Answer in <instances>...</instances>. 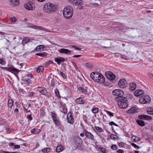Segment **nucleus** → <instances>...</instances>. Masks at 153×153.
Returning a JSON list of instances; mask_svg holds the SVG:
<instances>
[{"label":"nucleus","mask_w":153,"mask_h":153,"mask_svg":"<svg viewBox=\"0 0 153 153\" xmlns=\"http://www.w3.org/2000/svg\"><path fill=\"white\" fill-rule=\"evenodd\" d=\"M117 102L118 105L121 108H125L128 106L127 97L124 96H118L115 98Z\"/></svg>","instance_id":"f257e3e1"},{"label":"nucleus","mask_w":153,"mask_h":153,"mask_svg":"<svg viewBox=\"0 0 153 153\" xmlns=\"http://www.w3.org/2000/svg\"><path fill=\"white\" fill-rule=\"evenodd\" d=\"M56 7L54 4L49 2L45 4L43 7L44 11L48 14L54 13L56 10Z\"/></svg>","instance_id":"f03ea898"},{"label":"nucleus","mask_w":153,"mask_h":153,"mask_svg":"<svg viewBox=\"0 0 153 153\" xmlns=\"http://www.w3.org/2000/svg\"><path fill=\"white\" fill-rule=\"evenodd\" d=\"M73 10L72 8L69 6L65 7L63 11L64 17L67 19H70L73 15Z\"/></svg>","instance_id":"7ed1b4c3"},{"label":"nucleus","mask_w":153,"mask_h":153,"mask_svg":"<svg viewBox=\"0 0 153 153\" xmlns=\"http://www.w3.org/2000/svg\"><path fill=\"white\" fill-rule=\"evenodd\" d=\"M2 69L5 70L7 71H9L14 74L16 76H17V75L20 71L14 67L13 66H11L10 67H1Z\"/></svg>","instance_id":"20e7f679"},{"label":"nucleus","mask_w":153,"mask_h":153,"mask_svg":"<svg viewBox=\"0 0 153 153\" xmlns=\"http://www.w3.org/2000/svg\"><path fill=\"white\" fill-rule=\"evenodd\" d=\"M151 100L150 96H141L139 99V102L141 104H146Z\"/></svg>","instance_id":"39448f33"},{"label":"nucleus","mask_w":153,"mask_h":153,"mask_svg":"<svg viewBox=\"0 0 153 153\" xmlns=\"http://www.w3.org/2000/svg\"><path fill=\"white\" fill-rule=\"evenodd\" d=\"M83 132L87 139L91 140H94V135L91 132L87 131L85 128L83 130Z\"/></svg>","instance_id":"423d86ee"},{"label":"nucleus","mask_w":153,"mask_h":153,"mask_svg":"<svg viewBox=\"0 0 153 153\" xmlns=\"http://www.w3.org/2000/svg\"><path fill=\"white\" fill-rule=\"evenodd\" d=\"M68 2L76 6H81L83 4V2L81 0H68Z\"/></svg>","instance_id":"0eeeda50"},{"label":"nucleus","mask_w":153,"mask_h":153,"mask_svg":"<svg viewBox=\"0 0 153 153\" xmlns=\"http://www.w3.org/2000/svg\"><path fill=\"white\" fill-rule=\"evenodd\" d=\"M118 85L121 88H125L127 85L126 80L123 79H120L118 82Z\"/></svg>","instance_id":"6e6552de"},{"label":"nucleus","mask_w":153,"mask_h":153,"mask_svg":"<svg viewBox=\"0 0 153 153\" xmlns=\"http://www.w3.org/2000/svg\"><path fill=\"white\" fill-rule=\"evenodd\" d=\"M25 8L28 10H33L35 8L33 4L31 2H28L25 5Z\"/></svg>","instance_id":"1a4fd4ad"},{"label":"nucleus","mask_w":153,"mask_h":153,"mask_svg":"<svg viewBox=\"0 0 153 153\" xmlns=\"http://www.w3.org/2000/svg\"><path fill=\"white\" fill-rule=\"evenodd\" d=\"M72 114L71 112H69L67 115L68 122L71 124H73L74 122V119Z\"/></svg>","instance_id":"9d476101"},{"label":"nucleus","mask_w":153,"mask_h":153,"mask_svg":"<svg viewBox=\"0 0 153 153\" xmlns=\"http://www.w3.org/2000/svg\"><path fill=\"white\" fill-rule=\"evenodd\" d=\"M74 143L77 146H80L82 143V139L79 137H75L74 138Z\"/></svg>","instance_id":"9b49d317"},{"label":"nucleus","mask_w":153,"mask_h":153,"mask_svg":"<svg viewBox=\"0 0 153 153\" xmlns=\"http://www.w3.org/2000/svg\"><path fill=\"white\" fill-rule=\"evenodd\" d=\"M51 78V85L52 87H54L55 86V83L56 82V80L54 78V76L51 73L50 74L48 78V79L49 81Z\"/></svg>","instance_id":"f8f14e48"},{"label":"nucleus","mask_w":153,"mask_h":153,"mask_svg":"<svg viewBox=\"0 0 153 153\" xmlns=\"http://www.w3.org/2000/svg\"><path fill=\"white\" fill-rule=\"evenodd\" d=\"M114 96H123L124 92L120 89H115L112 92Z\"/></svg>","instance_id":"ddd939ff"},{"label":"nucleus","mask_w":153,"mask_h":153,"mask_svg":"<svg viewBox=\"0 0 153 153\" xmlns=\"http://www.w3.org/2000/svg\"><path fill=\"white\" fill-rule=\"evenodd\" d=\"M38 91L43 95L46 96L47 94V91L46 89L42 87H39L37 88Z\"/></svg>","instance_id":"4468645a"},{"label":"nucleus","mask_w":153,"mask_h":153,"mask_svg":"<svg viewBox=\"0 0 153 153\" xmlns=\"http://www.w3.org/2000/svg\"><path fill=\"white\" fill-rule=\"evenodd\" d=\"M105 75L107 78L110 80H114L116 77L115 75L111 72H106Z\"/></svg>","instance_id":"2eb2a0df"},{"label":"nucleus","mask_w":153,"mask_h":153,"mask_svg":"<svg viewBox=\"0 0 153 153\" xmlns=\"http://www.w3.org/2000/svg\"><path fill=\"white\" fill-rule=\"evenodd\" d=\"M100 75L99 78L97 79L96 82L100 83H103L105 82V78L104 76L101 74H99Z\"/></svg>","instance_id":"dca6fc26"},{"label":"nucleus","mask_w":153,"mask_h":153,"mask_svg":"<svg viewBox=\"0 0 153 153\" xmlns=\"http://www.w3.org/2000/svg\"><path fill=\"white\" fill-rule=\"evenodd\" d=\"M138 118L140 119L143 120H151L152 117L146 115H141L138 116Z\"/></svg>","instance_id":"f3484780"},{"label":"nucleus","mask_w":153,"mask_h":153,"mask_svg":"<svg viewBox=\"0 0 153 153\" xmlns=\"http://www.w3.org/2000/svg\"><path fill=\"white\" fill-rule=\"evenodd\" d=\"M61 108H62V110H61V112L65 114H66L67 113V109L65 104L61 103Z\"/></svg>","instance_id":"a211bd4d"},{"label":"nucleus","mask_w":153,"mask_h":153,"mask_svg":"<svg viewBox=\"0 0 153 153\" xmlns=\"http://www.w3.org/2000/svg\"><path fill=\"white\" fill-rule=\"evenodd\" d=\"M78 90L81 93L87 95H89V92H88L87 90H86L83 88L79 87L78 88Z\"/></svg>","instance_id":"6ab92c4d"},{"label":"nucleus","mask_w":153,"mask_h":153,"mask_svg":"<svg viewBox=\"0 0 153 153\" xmlns=\"http://www.w3.org/2000/svg\"><path fill=\"white\" fill-rule=\"evenodd\" d=\"M85 101L83 98L81 97L77 98L75 100V102L77 104H83L85 103Z\"/></svg>","instance_id":"aec40b11"},{"label":"nucleus","mask_w":153,"mask_h":153,"mask_svg":"<svg viewBox=\"0 0 153 153\" xmlns=\"http://www.w3.org/2000/svg\"><path fill=\"white\" fill-rule=\"evenodd\" d=\"M55 61L58 64H60L62 62L65 61V59L62 57L56 58L55 59Z\"/></svg>","instance_id":"412c9836"},{"label":"nucleus","mask_w":153,"mask_h":153,"mask_svg":"<svg viewBox=\"0 0 153 153\" xmlns=\"http://www.w3.org/2000/svg\"><path fill=\"white\" fill-rule=\"evenodd\" d=\"M59 52L61 53H64L70 54L71 53V51L68 50L65 48H62L60 50Z\"/></svg>","instance_id":"4be33fe9"},{"label":"nucleus","mask_w":153,"mask_h":153,"mask_svg":"<svg viewBox=\"0 0 153 153\" xmlns=\"http://www.w3.org/2000/svg\"><path fill=\"white\" fill-rule=\"evenodd\" d=\"M144 94V91L142 90H137L134 93V96H141Z\"/></svg>","instance_id":"5701e85b"},{"label":"nucleus","mask_w":153,"mask_h":153,"mask_svg":"<svg viewBox=\"0 0 153 153\" xmlns=\"http://www.w3.org/2000/svg\"><path fill=\"white\" fill-rule=\"evenodd\" d=\"M10 4L13 6L18 5L19 4V0H10Z\"/></svg>","instance_id":"b1692460"},{"label":"nucleus","mask_w":153,"mask_h":153,"mask_svg":"<svg viewBox=\"0 0 153 153\" xmlns=\"http://www.w3.org/2000/svg\"><path fill=\"white\" fill-rule=\"evenodd\" d=\"M137 112V109L135 107L131 108L127 111V113H135Z\"/></svg>","instance_id":"393cba45"},{"label":"nucleus","mask_w":153,"mask_h":153,"mask_svg":"<svg viewBox=\"0 0 153 153\" xmlns=\"http://www.w3.org/2000/svg\"><path fill=\"white\" fill-rule=\"evenodd\" d=\"M136 87V84L134 83H132L130 84L129 89L131 91H134L135 90Z\"/></svg>","instance_id":"a878e982"},{"label":"nucleus","mask_w":153,"mask_h":153,"mask_svg":"<svg viewBox=\"0 0 153 153\" xmlns=\"http://www.w3.org/2000/svg\"><path fill=\"white\" fill-rule=\"evenodd\" d=\"M30 39L28 37H25L23 38L22 41V44L24 45L25 44H26L30 41Z\"/></svg>","instance_id":"bb28decb"},{"label":"nucleus","mask_w":153,"mask_h":153,"mask_svg":"<svg viewBox=\"0 0 153 153\" xmlns=\"http://www.w3.org/2000/svg\"><path fill=\"white\" fill-rule=\"evenodd\" d=\"M32 80L30 79H25L24 80V83L26 84L27 86L29 85L30 84H31Z\"/></svg>","instance_id":"cd10ccee"},{"label":"nucleus","mask_w":153,"mask_h":153,"mask_svg":"<svg viewBox=\"0 0 153 153\" xmlns=\"http://www.w3.org/2000/svg\"><path fill=\"white\" fill-rule=\"evenodd\" d=\"M44 46L43 45H39L36 48V51H40L43 50L44 48Z\"/></svg>","instance_id":"c85d7f7f"},{"label":"nucleus","mask_w":153,"mask_h":153,"mask_svg":"<svg viewBox=\"0 0 153 153\" xmlns=\"http://www.w3.org/2000/svg\"><path fill=\"white\" fill-rule=\"evenodd\" d=\"M44 68L43 66H40L38 67L36 70V71L37 73H39L41 72H42L44 70Z\"/></svg>","instance_id":"c756f323"},{"label":"nucleus","mask_w":153,"mask_h":153,"mask_svg":"<svg viewBox=\"0 0 153 153\" xmlns=\"http://www.w3.org/2000/svg\"><path fill=\"white\" fill-rule=\"evenodd\" d=\"M51 117L53 119V121L54 120H57L59 118L56 114L55 113L51 112Z\"/></svg>","instance_id":"7c9ffc66"},{"label":"nucleus","mask_w":153,"mask_h":153,"mask_svg":"<svg viewBox=\"0 0 153 153\" xmlns=\"http://www.w3.org/2000/svg\"><path fill=\"white\" fill-rule=\"evenodd\" d=\"M36 55L41 57H45L47 56V53L45 52H43L37 53L36 54Z\"/></svg>","instance_id":"2f4dec72"},{"label":"nucleus","mask_w":153,"mask_h":153,"mask_svg":"<svg viewBox=\"0 0 153 153\" xmlns=\"http://www.w3.org/2000/svg\"><path fill=\"white\" fill-rule=\"evenodd\" d=\"M63 150L62 147L61 146H57L56 148V152H60Z\"/></svg>","instance_id":"473e14b6"},{"label":"nucleus","mask_w":153,"mask_h":153,"mask_svg":"<svg viewBox=\"0 0 153 153\" xmlns=\"http://www.w3.org/2000/svg\"><path fill=\"white\" fill-rule=\"evenodd\" d=\"M132 139L133 141L135 142L140 141L141 140L140 138L134 136L132 137Z\"/></svg>","instance_id":"72a5a7b5"},{"label":"nucleus","mask_w":153,"mask_h":153,"mask_svg":"<svg viewBox=\"0 0 153 153\" xmlns=\"http://www.w3.org/2000/svg\"><path fill=\"white\" fill-rule=\"evenodd\" d=\"M53 122L55 123V125L56 126H59L61 125V123L59 118L57 120H54Z\"/></svg>","instance_id":"f704fd0d"},{"label":"nucleus","mask_w":153,"mask_h":153,"mask_svg":"<svg viewBox=\"0 0 153 153\" xmlns=\"http://www.w3.org/2000/svg\"><path fill=\"white\" fill-rule=\"evenodd\" d=\"M137 122L138 124L141 126H145V123L142 120H138L137 121Z\"/></svg>","instance_id":"c9c22d12"},{"label":"nucleus","mask_w":153,"mask_h":153,"mask_svg":"<svg viewBox=\"0 0 153 153\" xmlns=\"http://www.w3.org/2000/svg\"><path fill=\"white\" fill-rule=\"evenodd\" d=\"M100 73H99V72H95V73L94 74V78H93V80L95 81V82H97V76H100V75L99 74H100Z\"/></svg>","instance_id":"e433bc0d"},{"label":"nucleus","mask_w":153,"mask_h":153,"mask_svg":"<svg viewBox=\"0 0 153 153\" xmlns=\"http://www.w3.org/2000/svg\"><path fill=\"white\" fill-rule=\"evenodd\" d=\"M13 101L12 100H8V105L9 107L11 108L13 105Z\"/></svg>","instance_id":"4c0bfd02"},{"label":"nucleus","mask_w":153,"mask_h":153,"mask_svg":"<svg viewBox=\"0 0 153 153\" xmlns=\"http://www.w3.org/2000/svg\"><path fill=\"white\" fill-rule=\"evenodd\" d=\"M31 133H32L33 134H37L39 132V130H38L37 129H36L35 128H33V129H32L31 130Z\"/></svg>","instance_id":"58836bf2"},{"label":"nucleus","mask_w":153,"mask_h":153,"mask_svg":"<svg viewBox=\"0 0 153 153\" xmlns=\"http://www.w3.org/2000/svg\"><path fill=\"white\" fill-rule=\"evenodd\" d=\"M99 108L97 107L93 108L91 110L92 111L94 114L97 113L98 112Z\"/></svg>","instance_id":"ea45409f"},{"label":"nucleus","mask_w":153,"mask_h":153,"mask_svg":"<svg viewBox=\"0 0 153 153\" xmlns=\"http://www.w3.org/2000/svg\"><path fill=\"white\" fill-rule=\"evenodd\" d=\"M147 113L149 114L153 115V108H151L149 109L147 111Z\"/></svg>","instance_id":"a19ab883"},{"label":"nucleus","mask_w":153,"mask_h":153,"mask_svg":"<svg viewBox=\"0 0 153 153\" xmlns=\"http://www.w3.org/2000/svg\"><path fill=\"white\" fill-rule=\"evenodd\" d=\"M117 137V136L114 134H111L110 136V138L114 140H116Z\"/></svg>","instance_id":"79ce46f5"},{"label":"nucleus","mask_w":153,"mask_h":153,"mask_svg":"<svg viewBox=\"0 0 153 153\" xmlns=\"http://www.w3.org/2000/svg\"><path fill=\"white\" fill-rule=\"evenodd\" d=\"M50 151V149L49 148H45L43 149L42 152H43L48 153Z\"/></svg>","instance_id":"37998d69"},{"label":"nucleus","mask_w":153,"mask_h":153,"mask_svg":"<svg viewBox=\"0 0 153 153\" xmlns=\"http://www.w3.org/2000/svg\"><path fill=\"white\" fill-rule=\"evenodd\" d=\"M85 65L87 68H91L92 67V65L91 63H86L85 64Z\"/></svg>","instance_id":"c03bdc74"},{"label":"nucleus","mask_w":153,"mask_h":153,"mask_svg":"<svg viewBox=\"0 0 153 153\" xmlns=\"http://www.w3.org/2000/svg\"><path fill=\"white\" fill-rule=\"evenodd\" d=\"M99 148L100 149L101 152L102 153H106L105 152L106 149L105 148H104L101 146H100Z\"/></svg>","instance_id":"a18cd8bd"},{"label":"nucleus","mask_w":153,"mask_h":153,"mask_svg":"<svg viewBox=\"0 0 153 153\" xmlns=\"http://www.w3.org/2000/svg\"><path fill=\"white\" fill-rule=\"evenodd\" d=\"M111 148L113 150H116L117 149V146L116 145H112L111 146Z\"/></svg>","instance_id":"49530a36"},{"label":"nucleus","mask_w":153,"mask_h":153,"mask_svg":"<svg viewBox=\"0 0 153 153\" xmlns=\"http://www.w3.org/2000/svg\"><path fill=\"white\" fill-rule=\"evenodd\" d=\"M131 144L134 148H137V149H139L140 148L139 146H137V145H136L134 143H131Z\"/></svg>","instance_id":"de8ad7c7"},{"label":"nucleus","mask_w":153,"mask_h":153,"mask_svg":"<svg viewBox=\"0 0 153 153\" xmlns=\"http://www.w3.org/2000/svg\"><path fill=\"white\" fill-rule=\"evenodd\" d=\"M10 21L13 23H14L16 21V19L15 17L10 18Z\"/></svg>","instance_id":"09e8293b"},{"label":"nucleus","mask_w":153,"mask_h":153,"mask_svg":"<svg viewBox=\"0 0 153 153\" xmlns=\"http://www.w3.org/2000/svg\"><path fill=\"white\" fill-rule=\"evenodd\" d=\"M95 128L96 130L99 131L100 132H102V128L99 127L95 126Z\"/></svg>","instance_id":"8fccbe9b"},{"label":"nucleus","mask_w":153,"mask_h":153,"mask_svg":"<svg viewBox=\"0 0 153 153\" xmlns=\"http://www.w3.org/2000/svg\"><path fill=\"white\" fill-rule=\"evenodd\" d=\"M26 79H32V78L33 77V75L31 74H28L27 76H26Z\"/></svg>","instance_id":"3c124183"},{"label":"nucleus","mask_w":153,"mask_h":153,"mask_svg":"<svg viewBox=\"0 0 153 153\" xmlns=\"http://www.w3.org/2000/svg\"><path fill=\"white\" fill-rule=\"evenodd\" d=\"M23 109L24 110V111L25 112H30V110H28V108L27 109L25 106H23Z\"/></svg>","instance_id":"603ef678"},{"label":"nucleus","mask_w":153,"mask_h":153,"mask_svg":"<svg viewBox=\"0 0 153 153\" xmlns=\"http://www.w3.org/2000/svg\"><path fill=\"white\" fill-rule=\"evenodd\" d=\"M60 73L61 76H62V77L64 79H65L66 78V76L64 73H63V72L60 71Z\"/></svg>","instance_id":"864d4df0"},{"label":"nucleus","mask_w":153,"mask_h":153,"mask_svg":"<svg viewBox=\"0 0 153 153\" xmlns=\"http://www.w3.org/2000/svg\"><path fill=\"white\" fill-rule=\"evenodd\" d=\"M41 113H40V116L41 117H43L45 115V112L44 110H40Z\"/></svg>","instance_id":"5fc2aeb1"},{"label":"nucleus","mask_w":153,"mask_h":153,"mask_svg":"<svg viewBox=\"0 0 153 153\" xmlns=\"http://www.w3.org/2000/svg\"><path fill=\"white\" fill-rule=\"evenodd\" d=\"M27 118L29 120L31 121L32 119L33 118L31 116V114H30V115H27Z\"/></svg>","instance_id":"6e6d98bb"},{"label":"nucleus","mask_w":153,"mask_h":153,"mask_svg":"<svg viewBox=\"0 0 153 153\" xmlns=\"http://www.w3.org/2000/svg\"><path fill=\"white\" fill-rule=\"evenodd\" d=\"M109 124L110 125H114L116 126H118L117 124H116L113 121L110 122L109 123Z\"/></svg>","instance_id":"4d7b16f0"},{"label":"nucleus","mask_w":153,"mask_h":153,"mask_svg":"<svg viewBox=\"0 0 153 153\" xmlns=\"http://www.w3.org/2000/svg\"><path fill=\"white\" fill-rule=\"evenodd\" d=\"M55 93L56 94V96H60L59 92L58 89H56L55 90Z\"/></svg>","instance_id":"13d9d810"},{"label":"nucleus","mask_w":153,"mask_h":153,"mask_svg":"<svg viewBox=\"0 0 153 153\" xmlns=\"http://www.w3.org/2000/svg\"><path fill=\"white\" fill-rule=\"evenodd\" d=\"M107 113L111 116H114V114L110 112L109 111H106Z\"/></svg>","instance_id":"bf43d9fd"},{"label":"nucleus","mask_w":153,"mask_h":153,"mask_svg":"<svg viewBox=\"0 0 153 153\" xmlns=\"http://www.w3.org/2000/svg\"><path fill=\"white\" fill-rule=\"evenodd\" d=\"M117 153H124V151L121 149H119L117 151Z\"/></svg>","instance_id":"052dcab7"},{"label":"nucleus","mask_w":153,"mask_h":153,"mask_svg":"<svg viewBox=\"0 0 153 153\" xmlns=\"http://www.w3.org/2000/svg\"><path fill=\"white\" fill-rule=\"evenodd\" d=\"M14 146V149H19L20 148V146L19 145H15Z\"/></svg>","instance_id":"680f3d73"},{"label":"nucleus","mask_w":153,"mask_h":153,"mask_svg":"<svg viewBox=\"0 0 153 153\" xmlns=\"http://www.w3.org/2000/svg\"><path fill=\"white\" fill-rule=\"evenodd\" d=\"M95 73V72H92V73H91L90 74V77L93 79V78H94V75Z\"/></svg>","instance_id":"e2e57ef3"},{"label":"nucleus","mask_w":153,"mask_h":153,"mask_svg":"<svg viewBox=\"0 0 153 153\" xmlns=\"http://www.w3.org/2000/svg\"><path fill=\"white\" fill-rule=\"evenodd\" d=\"M83 118L84 120L85 121V122L87 121V117L85 115H83Z\"/></svg>","instance_id":"0e129e2a"},{"label":"nucleus","mask_w":153,"mask_h":153,"mask_svg":"<svg viewBox=\"0 0 153 153\" xmlns=\"http://www.w3.org/2000/svg\"><path fill=\"white\" fill-rule=\"evenodd\" d=\"M2 153H18L17 152H7L5 151H3Z\"/></svg>","instance_id":"69168bd1"},{"label":"nucleus","mask_w":153,"mask_h":153,"mask_svg":"<svg viewBox=\"0 0 153 153\" xmlns=\"http://www.w3.org/2000/svg\"><path fill=\"white\" fill-rule=\"evenodd\" d=\"M30 27H31V28H37V27H39L38 26H36V25H31V26H30Z\"/></svg>","instance_id":"338daca9"},{"label":"nucleus","mask_w":153,"mask_h":153,"mask_svg":"<svg viewBox=\"0 0 153 153\" xmlns=\"http://www.w3.org/2000/svg\"><path fill=\"white\" fill-rule=\"evenodd\" d=\"M149 77L153 79V74H150L149 75Z\"/></svg>","instance_id":"774afa93"}]
</instances>
